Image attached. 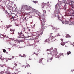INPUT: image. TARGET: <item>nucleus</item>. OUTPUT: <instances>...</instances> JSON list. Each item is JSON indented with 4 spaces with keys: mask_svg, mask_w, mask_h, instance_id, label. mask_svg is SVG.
I'll use <instances>...</instances> for the list:
<instances>
[{
    "mask_svg": "<svg viewBox=\"0 0 74 74\" xmlns=\"http://www.w3.org/2000/svg\"><path fill=\"white\" fill-rule=\"evenodd\" d=\"M30 38V39L32 40H36V39H38L39 37V35H38V33H36L34 35L32 36H29Z\"/></svg>",
    "mask_w": 74,
    "mask_h": 74,
    "instance_id": "obj_1",
    "label": "nucleus"
},
{
    "mask_svg": "<svg viewBox=\"0 0 74 74\" xmlns=\"http://www.w3.org/2000/svg\"><path fill=\"white\" fill-rule=\"evenodd\" d=\"M40 19L41 21L42 24V27L43 26V27H45V26H45V25L44 23H45V19L44 18H41Z\"/></svg>",
    "mask_w": 74,
    "mask_h": 74,
    "instance_id": "obj_2",
    "label": "nucleus"
},
{
    "mask_svg": "<svg viewBox=\"0 0 74 74\" xmlns=\"http://www.w3.org/2000/svg\"><path fill=\"white\" fill-rule=\"evenodd\" d=\"M44 29H45V27H43V26L41 27L40 34H38L39 37L43 34V31Z\"/></svg>",
    "mask_w": 74,
    "mask_h": 74,
    "instance_id": "obj_3",
    "label": "nucleus"
},
{
    "mask_svg": "<svg viewBox=\"0 0 74 74\" xmlns=\"http://www.w3.org/2000/svg\"><path fill=\"white\" fill-rule=\"evenodd\" d=\"M26 7H27V5H22L21 8V10H22L23 11H25V10H26Z\"/></svg>",
    "mask_w": 74,
    "mask_h": 74,
    "instance_id": "obj_4",
    "label": "nucleus"
},
{
    "mask_svg": "<svg viewBox=\"0 0 74 74\" xmlns=\"http://www.w3.org/2000/svg\"><path fill=\"white\" fill-rule=\"evenodd\" d=\"M26 10H33V8H32V7L29 6V7L27 5V7H26Z\"/></svg>",
    "mask_w": 74,
    "mask_h": 74,
    "instance_id": "obj_5",
    "label": "nucleus"
},
{
    "mask_svg": "<svg viewBox=\"0 0 74 74\" xmlns=\"http://www.w3.org/2000/svg\"><path fill=\"white\" fill-rule=\"evenodd\" d=\"M51 40L52 42H54L55 40H56V38L55 37L52 36L51 37Z\"/></svg>",
    "mask_w": 74,
    "mask_h": 74,
    "instance_id": "obj_6",
    "label": "nucleus"
},
{
    "mask_svg": "<svg viewBox=\"0 0 74 74\" xmlns=\"http://www.w3.org/2000/svg\"><path fill=\"white\" fill-rule=\"evenodd\" d=\"M19 35H20V37H22V38H23L25 36H24L23 34H22V32L18 33Z\"/></svg>",
    "mask_w": 74,
    "mask_h": 74,
    "instance_id": "obj_7",
    "label": "nucleus"
},
{
    "mask_svg": "<svg viewBox=\"0 0 74 74\" xmlns=\"http://www.w3.org/2000/svg\"><path fill=\"white\" fill-rule=\"evenodd\" d=\"M1 60L3 61V62L4 63L6 62H7V60L6 58H2L1 59Z\"/></svg>",
    "mask_w": 74,
    "mask_h": 74,
    "instance_id": "obj_8",
    "label": "nucleus"
},
{
    "mask_svg": "<svg viewBox=\"0 0 74 74\" xmlns=\"http://www.w3.org/2000/svg\"><path fill=\"white\" fill-rule=\"evenodd\" d=\"M73 15H71L70 18V20H74V14H72Z\"/></svg>",
    "mask_w": 74,
    "mask_h": 74,
    "instance_id": "obj_9",
    "label": "nucleus"
},
{
    "mask_svg": "<svg viewBox=\"0 0 74 74\" xmlns=\"http://www.w3.org/2000/svg\"><path fill=\"white\" fill-rule=\"evenodd\" d=\"M52 59H53V58L51 57V58H49V59H48L47 60V62H51V61H52Z\"/></svg>",
    "mask_w": 74,
    "mask_h": 74,
    "instance_id": "obj_10",
    "label": "nucleus"
},
{
    "mask_svg": "<svg viewBox=\"0 0 74 74\" xmlns=\"http://www.w3.org/2000/svg\"><path fill=\"white\" fill-rule=\"evenodd\" d=\"M53 55H58V52L57 50H56L55 51H53Z\"/></svg>",
    "mask_w": 74,
    "mask_h": 74,
    "instance_id": "obj_11",
    "label": "nucleus"
},
{
    "mask_svg": "<svg viewBox=\"0 0 74 74\" xmlns=\"http://www.w3.org/2000/svg\"><path fill=\"white\" fill-rule=\"evenodd\" d=\"M60 53L59 54H58V55H57V56L56 57V58H60V56H61V54H60Z\"/></svg>",
    "mask_w": 74,
    "mask_h": 74,
    "instance_id": "obj_12",
    "label": "nucleus"
},
{
    "mask_svg": "<svg viewBox=\"0 0 74 74\" xmlns=\"http://www.w3.org/2000/svg\"><path fill=\"white\" fill-rule=\"evenodd\" d=\"M15 41L16 44V42H22V40H14Z\"/></svg>",
    "mask_w": 74,
    "mask_h": 74,
    "instance_id": "obj_13",
    "label": "nucleus"
},
{
    "mask_svg": "<svg viewBox=\"0 0 74 74\" xmlns=\"http://www.w3.org/2000/svg\"><path fill=\"white\" fill-rule=\"evenodd\" d=\"M61 45L63 46H64V45H65V42H62L61 43Z\"/></svg>",
    "mask_w": 74,
    "mask_h": 74,
    "instance_id": "obj_14",
    "label": "nucleus"
},
{
    "mask_svg": "<svg viewBox=\"0 0 74 74\" xmlns=\"http://www.w3.org/2000/svg\"><path fill=\"white\" fill-rule=\"evenodd\" d=\"M65 16H70V13H67L65 15Z\"/></svg>",
    "mask_w": 74,
    "mask_h": 74,
    "instance_id": "obj_15",
    "label": "nucleus"
},
{
    "mask_svg": "<svg viewBox=\"0 0 74 74\" xmlns=\"http://www.w3.org/2000/svg\"><path fill=\"white\" fill-rule=\"evenodd\" d=\"M68 3L69 4V5H72V2L70 1L69 0L68 1Z\"/></svg>",
    "mask_w": 74,
    "mask_h": 74,
    "instance_id": "obj_16",
    "label": "nucleus"
},
{
    "mask_svg": "<svg viewBox=\"0 0 74 74\" xmlns=\"http://www.w3.org/2000/svg\"><path fill=\"white\" fill-rule=\"evenodd\" d=\"M10 31H11V32H12V33H11L12 34H14V31H15L13 30L12 29H10Z\"/></svg>",
    "mask_w": 74,
    "mask_h": 74,
    "instance_id": "obj_17",
    "label": "nucleus"
},
{
    "mask_svg": "<svg viewBox=\"0 0 74 74\" xmlns=\"http://www.w3.org/2000/svg\"><path fill=\"white\" fill-rule=\"evenodd\" d=\"M10 26H12V25H9L8 26H6V28L7 29H9V28H10Z\"/></svg>",
    "mask_w": 74,
    "mask_h": 74,
    "instance_id": "obj_18",
    "label": "nucleus"
},
{
    "mask_svg": "<svg viewBox=\"0 0 74 74\" xmlns=\"http://www.w3.org/2000/svg\"><path fill=\"white\" fill-rule=\"evenodd\" d=\"M43 59V58H41V59H40L39 60V63H41V62H42V61Z\"/></svg>",
    "mask_w": 74,
    "mask_h": 74,
    "instance_id": "obj_19",
    "label": "nucleus"
},
{
    "mask_svg": "<svg viewBox=\"0 0 74 74\" xmlns=\"http://www.w3.org/2000/svg\"><path fill=\"white\" fill-rule=\"evenodd\" d=\"M11 21H12V22L13 21H15L14 20V17H11Z\"/></svg>",
    "mask_w": 74,
    "mask_h": 74,
    "instance_id": "obj_20",
    "label": "nucleus"
},
{
    "mask_svg": "<svg viewBox=\"0 0 74 74\" xmlns=\"http://www.w3.org/2000/svg\"><path fill=\"white\" fill-rule=\"evenodd\" d=\"M33 3H35V4H37V3H38V2L37 1H33Z\"/></svg>",
    "mask_w": 74,
    "mask_h": 74,
    "instance_id": "obj_21",
    "label": "nucleus"
},
{
    "mask_svg": "<svg viewBox=\"0 0 74 74\" xmlns=\"http://www.w3.org/2000/svg\"><path fill=\"white\" fill-rule=\"evenodd\" d=\"M66 38H67V37H70V35H69L67 34L66 35Z\"/></svg>",
    "mask_w": 74,
    "mask_h": 74,
    "instance_id": "obj_22",
    "label": "nucleus"
},
{
    "mask_svg": "<svg viewBox=\"0 0 74 74\" xmlns=\"http://www.w3.org/2000/svg\"><path fill=\"white\" fill-rule=\"evenodd\" d=\"M22 67L23 68V69H26V66H22Z\"/></svg>",
    "mask_w": 74,
    "mask_h": 74,
    "instance_id": "obj_23",
    "label": "nucleus"
},
{
    "mask_svg": "<svg viewBox=\"0 0 74 74\" xmlns=\"http://www.w3.org/2000/svg\"><path fill=\"white\" fill-rule=\"evenodd\" d=\"M4 71H1L0 72V74H4Z\"/></svg>",
    "mask_w": 74,
    "mask_h": 74,
    "instance_id": "obj_24",
    "label": "nucleus"
},
{
    "mask_svg": "<svg viewBox=\"0 0 74 74\" xmlns=\"http://www.w3.org/2000/svg\"><path fill=\"white\" fill-rule=\"evenodd\" d=\"M71 54V52L70 51H68L67 52V55H70Z\"/></svg>",
    "mask_w": 74,
    "mask_h": 74,
    "instance_id": "obj_25",
    "label": "nucleus"
},
{
    "mask_svg": "<svg viewBox=\"0 0 74 74\" xmlns=\"http://www.w3.org/2000/svg\"><path fill=\"white\" fill-rule=\"evenodd\" d=\"M6 74H10V71H6Z\"/></svg>",
    "mask_w": 74,
    "mask_h": 74,
    "instance_id": "obj_26",
    "label": "nucleus"
},
{
    "mask_svg": "<svg viewBox=\"0 0 74 74\" xmlns=\"http://www.w3.org/2000/svg\"><path fill=\"white\" fill-rule=\"evenodd\" d=\"M3 52L5 53L6 52V50H5V49H3Z\"/></svg>",
    "mask_w": 74,
    "mask_h": 74,
    "instance_id": "obj_27",
    "label": "nucleus"
},
{
    "mask_svg": "<svg viewBox=\"0 0 74 74\" xmlns=\"http://www.w3.org/2000/svg\"><path fill=\"white\" fill-rule=\"evenodd\" d=\"M23 19L24 20V21H25L26 20V17H24L23 18Z\"/></svg>",
    "mask_w": 74,
    "mask_h": 74,
    "instance_id": "obj_28",
    "label": "nucleus"
},
{
    "mask_svg": "<svg viewBox=\"0 0 74 74\" xmlns=\"http://www.w3.org/2000/svg\"><path fill=\"white\" fill-rule=\"evenodd\" d=\"M21 56V57H25L26 56H25V55H23V56Z\"/></svg>",
    "mask_w": 74,
    "mask_h": 74,
    "instance_id": "obj_29",
    "label": "nucleus"
},
{
    "mask_svg": "<svg viewBox=\"0 0 74 74\" xmlns=\"http://www.w3.org/2000/svg\"><path fill=\"white\" fill-rule=\"evenodd\" d=\"M43 12H44V13L45 14L46 13V11L45 10H44L43 11Z\"/></svg>",
    "mask_w": 74,
    "mask_h": 74,
    "instance_id": "obj_30",
    "label": "nucleus"
},
{
    "mask_svg": "<svg viewBox=\"0 0 74 74\" xmlns=\"http://www.w3.org/2000/svg\"><path fill=\"white\" fill-rule=\"evenodd\" d=\"M57 17L58 18V19H60V17H59V15H58Z\"/></svg>",
    "mask_w": 74,
    "mask_h": 74,
    "instance_id": "obj_31",
    "label": "nucleus"
},
{
    "mask_svg": "<svg viewBox=\"0 0 74 74\" xmlns=\"http://www.w3.org/2000/svg\"><path fill=\"white\" fill-rule=\"evenodd\" d=\"M42 5H47V4H46V3H42Z\"/></svg>",
    "mask_w": 74,
    "mask_h": 74,
    "instance_id": "obj_32",
    "label": "nucleus"
},
{
    "mask_svg": "<svg viewBox=\"0 0 74 74\" xmlns=\"http://www.w3.org/2000/svg\"><path fill=\"white\" fill-rule=\"evenodd\" d=\"M51 51V49H47V51Z\"/></svg>",
    "mask_w": 74,
    "mask_h": 74,
    "instance_id": "obj_33",
    "label": "nucleus"
},
{
    "mask_svg": "<svg viewBox=\"0 0 74 74\" xmlns=\"http://www.w3.org/2000/svg\"><path fill=\"white\" fill-rule=\"evenodd\" d=\"M47 6L49 8L51 7V5H47Z\"/></svg>",
    "mask_w": 74,
    "mask_h": 74,
    "instance_id": "obj_34",
    "label": "nucleus"
},
{
    "mask_svg": "<svg viewBox=\"0 0 74 74\" xmlns=\"http://www.w3.org/2000/svg\"><path fill=\"white\" fill-rule=\"evenodd\" d=\"M26 67H30V66L29 65V64H28V65H27L26 66Z\"/></svg>",
    "mask_w": 74,
    "mask_h": 74,
    "instance_id": "obj_35",
    "label": "nucleus"
},
{
    "mask_svg": "<svg viewBox=\"0 0 74 74\" xmlns=\"http://www.w3.org/2000/svg\"><path fill=\"white\" fill-rule=\"evenodd\" d=\"M65 23H66V24H69V22L68 21H66Z\"/></svg>",
    "mask_w": 74,
    "mask_h": 74,
    "instance_id": "obj_36",
    "label": "nucleus"
},
{
    "mask_svg": "<svg viewBox=\"0 0 74 74\" xmlns=\"http://www.w3.org/2000/svg\"><path fill=\"white\" fill-rule=\"evenodd\" d=\"M10 69V67H7V69L8 70H9Z\"/></svg>",
    "mask_w": 74,
    "mask_h": 74,
    "instance_id": "obj_37",
    "label": "nucleus"
},
{
    "mask_svg": "<svg viewBox=\"0 0 74 74\" xmlns=\"http://www.w3.org/2000/svg\"><path fill=\"white\" fill-rule=\"evenodd\" d=\"M60 40L61 41H62V42H63V39H61Z\"/></svg>",
    "mask_w": 74,
    "mask_h": 74,
    "instance_id": "obj_38",
    "label": "nucleus"
},
{
    "mask_svg": "<svg viewBox=\"0 0 74 74\" xmlns=\"http://www.w3.org/2000/svg\"><path fill=\"white\" fill-rule=\"evenodd\" d=\"M14 65L16 66H17V64H16V63H15L14 64Z\"/></svg>",
    "mask_w": 74,
    "mask_h": 74,
    "instance_id": "obj_39",
    "label": "nucleus"
},
{
    "mask_svg": "<svg viewBox=\"0 0 74 74\" xmlns=\"http://www.w3.org/2000/svg\"><path fill=\"white\" fill-rule=\"evenodd\" d=\"M12 59H13V58H15V56H12Z\"/></svg>",
    "mask_w": 74,
    "mask_h": 74,
    "instance_id": "obj_40",
    "label": "nucleus"
},
{
    "mask_svg": "<svg viewBox=\"0 0 74 74\" xmlns=\"http://www.w3.org/2000/svg\"><path fill=\"white\" fill-rule=\"evenodd\" d=\"M42 8H44V6L43 5H42Z\"/></svg>",
    "mask_w": 74,
    "mask_h": 74,
    "instance_id": "obj_41",
    "label": "nucleus"
},
{
    "mask_svg": "<svg viewBox=\"0 0 74 74\" xmlns=\"http://www.w3.org/2000/svg\"><path fill=\"white\" fill-rule=\"evenodd\" d=\"M48 55H51V56H52V53H49L48 54Z\"/></svg>",
    "mask_w": 74,
    "mask_h": 74,
    "instance_id": "obj_42",
    "label": "nucleus"
},
{
    "mask_svg": "<svg viewBox=\"0 0 74 74\" xmlns=\"http://www.w3.org/2000/svg\"><path fill=\"white\" fill-rule=\"evenodd\" d=\"M25 28L24 29H23V32H25Z\"/></svg>",
    "mask_w": 74,
    "mask_h": 74,
    "instance_id": "obj_43",
    "label": "nucleus"
},
{
    "mask_svg": "<svg viewBox=\"0 0 74 74\" xmlns=\"http://www.w3.org/2000/svg\"><path fill=\"white\" fill-rule=\"evenodd\" d=\"M50 49V51H51V50H52L53 49V48H51Z\"/></svg>",
    "mask_w": 74,
    "mask_h": 74,
    "instance_id": "obj_44",
    "label": "nucleus"
},
{
    "mask_svg": "<svg viewBox=\"0 0 74 74\" xmlns=\"http://www.w3.org/2000/svg\"><path fill=\"white\" fill-rule=\"evenodd\" d=\"M34 54L36 55H38V54H37V53H34Z\"/></svg>",
    "mask_w": 74,
    "mask_h": 74,
    "instance_id": "obj_45",
    "label": "nucleus"
},
{
    "mask_svg": "<svg viewBox=\"0 0 74 74\" xmlns=\"http://www.w3.org/2000/svg\"><path fill=\"white\" fill-rule=\"evenodd\" d=\"M61 55H62V56H63V53H60Z\"/></svg>",
    "mask_w": 74,
    "mask_h": 74,
    "instance_id": "obj_46",
    "label": "nucleus"
},
{
    "mask_svg": "<svg viewBox=\"0 0 74 74\" xmlns=\"http://www.w3.org/2000/svg\"><path fill=\"white\" fill-rule=\"evenodd\" d=\"M59 20H60V21H61V22H62V20L61 19H60H60H59Z\"/></svg>",
    "mask_w": 74,
    "mask_h": 74,
    "instance_id": "obj_47",
    "label": "nucleus"
},
{
    "mask_svg": "<svg viewBox=\"0 0 74 74\" xmlns=\"http://www.w3.org/2000/svg\"><path fill=\"white\" fill-rule=\"evenodd\" d=\"M56 30H59V28H56Z\"/></svg>",
    "mask_w": 74,
    "mask_h": 74,
    "instance_id": "obj_48",
    "label": "nucleus"
},
{
    "mask_svg": "<svg viewBox=\"0 0 74 74\" xmlns=\"http://www.w3.org/2000/svg\"><path fill=\"white\" fill-rule=\"evenodd\" d=\"M8 60H11V58H8Z\"/></svg>",
    "mask_w": 74,
    "mask_h": 74,
    "instance_id": "obj_49",
    "label": "nucleus"
},
{
    "mask_svg": "<svg viewBox=\"0 0 74 74\" xmlns=\"http://www.w3.org/2000/svg\"><path fill=\"white\" fill-rule=\"evenodd\" d=\"M52 33H51L50 34V36H52Z\"/></svg>",
    "mask_w": 74,
    "mask_h": 74,
    "instance_id": "obj_50",
    "label": "nucleus"
},
{
    "mask_svg": "<svg viewBox=\"0 0 74 74\" xmlns=\"http://www.w3.org/2000/svg\"><path fill=\"white\" fill-rule=\"evenodd\" d=\"M27 74H31V73H27Z\"/></svg>",
    "mask_w": 74,
    "mask_h": 74,
    "instance_id": "obj_51",
    "label": "nucleus"
},
{
    "mask_svg": "<svg viewBox=\"0 0 74 74\" xmlns=\"http://www.w3.org/2000/svg\"><path fill=\"white\" fill-rule=\"evenodd\" d=\"M14 74H18V73H14Z\"/></svg>",
    "mask_w": 74,
    "mask_h": 74,
    "instance_id": "obj_52",
    "label": "nucleus"
},
{
    "mask_svg": "<svg viewBox=\"0 0 74 74\" xmlns=\"http://www.w3.org/2000/svg\"><path fill=\"white\" fill-rule=\"evenodd\" d=\"M14 45H17L16 44H15Z\"/></svg>",
    "mask_w": 74,
    "mask_h": 74,
    "instance_id": "obj_53",
    "label": "nucleus"
},
{
    "mask_svg": "<svg viewBox=\"0 0 74 74\" xmlns=\"http://www.w3.org/2000/svg\"><path fill=\"white\" fill-rule=\"evenodd\" d=\"M72 14H71V15H72Z\"/></svg>",
    "mask_w": 74,
    "mask_h": 74,
    "instance_id": "obj_54",
    "label": "nucleus"
},
{
    "mask_svg": "<svg viewBox=\"0 0 74 74\" xmlns=\"http://www.w3.org/2000/svg\"><path fill=\"white\" fill-rule=\"evenodd\" d=\"M63 9H64V8H63Z\"/></svg>",
    "mask_w": 74,
    "mask_h": 74,
    "instance_id": "obj_55",
    "label": "nucleus"
},
{
    "mask_svg": "<svg viewBox=\"0 0 74 74\" xmlns=\"http://www.w3.org/2000/svg\"><path fill=\"white\" fill-rule=\"evenodd\" d=\"M65 47H66V46H65Z\"/></svg>",
    "mask_w": 74,
    "mask_h": 74,
    "instance_id": "obj_56",
    "label": "nucleus"
}]
</instances>
